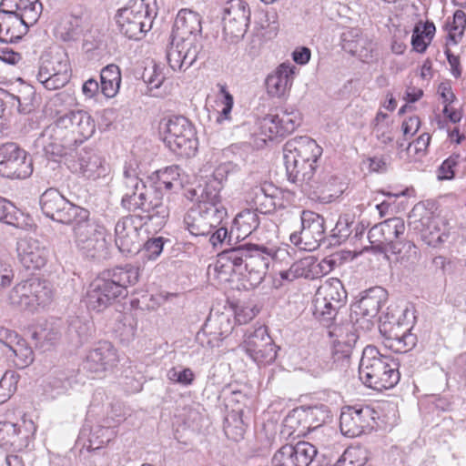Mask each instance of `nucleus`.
<instances>
[{
  "instance_id": "nucleus-1",
  "label": "nucleus",
  "mask_w": 466,
  "mask_h": 466,
  "mask_svg": "<svg viewBox=\"0 0 466 466\" xmlns=\"http://www.w3.org/2000/svg\"><path fill=\"white\" fill-rule=\"evenodd\" d=\"M42 212L61 224L73 225L76 247L90 259L101 260L108 254L106 231L90 219V212L66 199L57 189L49 188L40 197Z\"/></svg>"
},
{
  "instance_id": "nucleus-2",
  "label": "nucleus",
  "mask_w": 466,
  "mask_h": 466,
  "mask_svg": "<svg viewBox=\"0 0 466 466\" xmlns=\"http://www.w3.org/2000/svg\"><path fill=\"white\" fill-rule=\"evenodd\" d=\"M56 116L55 121L36 139V145L47 156L63 157L71 153L96 131L95 120L86 111L56 109Z\"/></svg>"
},
{
  "instance_id": "nucleus-3",
  "label": "nucleus",
  "mask_w": 466,
  "mask_h": 466,
  "mask_svg": "<svg viewBox=\"0 0 466 466\" xmlns=\"http://www.w3.org/2000/svg\"><path fill=\"white\" fill-rule=\"evenodd\" d=\"M399 361L382 355L374 346H367L359 366L360 380L369 388L382 390L393 388L400 380Z\"/></svg>"
},
{
  "instance_id": "nucleus-4",
  "label": "nucleus",
  "mask_w": 466,
  "mask_h": 466,
  "mask_svg": "<svg viewBox=\"0 0 466 466\" xmlns=\"http://www.w3.org/2000/svg\"><path fill=\"white\" fill-rule=\"evenodd\" d=\"M156 15V0H131L128 6L118 10L116 21L121 34L139 40L151 29Z\"/></svg>"
},
{
  "instance_id": "nucleus-5",
  "label": "nucleus",
  "mask_w": 466,
  "mask_h": 466,
  "mask_svg": "<svg viewBox=\"0 0 466 466\" xmlns=\"http://www.w3.org/2000/svg\"><path fill=\"white\" fill-rule=\"evenodd\" d=\"M405 228L403 219L394 217L374 225L369 230L368 238L377 252H390L397 255L400 253L402 248L407 247L410 256L416 258L418 250L415 245L410 242L403 244L401 241Z\"/></svg>"
},
{
  "instance_id": "nucleus-6",
  "label": "nucleus",
  "mask_w": 466,
  "mask_h": 466,
  "mask_svg": "<svg viewBox=\"0 0 466 466\" xmlns=\"http://www.w3.org/2000/svg\"><path fill=\"white\" fill-rule=\"evenodd\" d=\"M163 141L175 154L189 157L197 151L196 132L191 122L183 116H173L160 122Z\"/></svg>"
},
{
  "instance_id": "nucleus-7",
  "label": "nucleus",
  "mask_w": 466,
  "mask_h": 466,
  "mask_svg": "<svg viewBox=\"0 0 466 466\" xmlns=\"http://www.w3.org/2000/svg\"><path fill=\"white\" fill-rule=\"evenodd\" d=\"M121 206L129 212L141 211L137 214L146 221L157 217L162 219L168 217L167 206L163 201V195L155 191L153 187H145L143 189L132 190L122 194Z\"/></svg>"
},
{
  "instance_id": "nucleus-8",
  "label": "nucleus",
  "mask_w": 466,
  "mask_h": 466,
  "mask_svg": "<svg viewBox=\"0 0 466 466\" xmlns=\"http://www.w3.org/2000/svg\"><path fill=\"white\" fill-rule=\"evenodd\" d=\"M70 77V64L66 54L50 52L41 56L36 78L46 89L64 87Z\"/></svg>"
},
{
  "instance_id": "nucleus-9",
  "label": "nucleus",
  "mask_w": 466,
  "mask_h": 466,
  "mask_svg": "<svg viewBox=\"0 0 466 466\" xmlns=\"http://www.w3.org/2000/svg\"><path fill=\"white\" fill-rule=\"evenodd\" d=\"M202 49V42H198L195 37L170 35L166 49L167 62L174 72H186L198 60Z\"/></svg>"
},
{
  "instance_id": "nucleus-10",
  "label": "nucleus",
  "mask_w": 466,
  "mask_h": 466,
  "mask_svg": "<svg viewBox=\"0 0 466 466\" xmlns=\"http://www.w3.org/2000/svg\"><path fill=\"white\" fill-rule=\"evenodd\" d=\"M250 8L243 0H228L223 7V35L230 43H237L247 33Z\"/></svg>"
},
{
  "instance_id": "nucleus-11",
  "label": "nucleus",
  "mask_w": 466,
  "mask_h": 466,
  "mask_svg": "<svg viewBox=\"0 0 466 466\" xmlns=\"http://www.w3.org/2000/svg\"><path fill=\"white\" fill-rule=\"evenodd\" d=\"M51 290L46 281L30 279L15 286L8 299L12 305L22 309L45 306L51 300Z\"/></svg>"
},
{
  "instance_id": "nucleus-12",
  "label": "nucleus",
  "mask_w": 466,
  "mask_h": 466,
  "mask_svg": "<svg viewBox=\"0 0 466 466\" xmlns=\"http://www.w3.org/2000/svg\"><path fill=\"white\" fill-rule=\"evenodd\" d=\"M285 254H288L285 250H277L272 247L249 244L245 259V270L248 272L247 277L250 285L258 286L264 280L270 262Z\"/></svg>"
},
{
  "instance_id": "nucleus-13",
  "label": "nucleus",
  "mask_w": 466,
  "mask_h": 466,
  "mask_svg": "<svg viewBox=\"0 0 466 466\" xmlns=\"http://www.w3.org/2000/svg\"><path fill=\"white\" fill-rule=\"evenodd\" d=\"M301 229L290 235V241L301 249H317L326 238L325 219L319 214L304 210L300 216Z\"/></svg>"
},
{
  "instance_id": "nucleus-14",
  "label": "nucleus",
  "mask_w": 466,
  "mask_h": 466,
  "mask_svg": "<svg viewBox=\"0 0 466 466\" xmlns=\"http://www.w3.org/2000/svg\"><path fill=\"white\" fill-rule=\"evenodd\" d=\"M227 215V210L212 208L208 210L204 205H194L186 213L184 224L191 235L208 236L222 224Z\"/></svg>"
},
{
  "instance_id": "nucleus-15",
  "label": "nucleus",
  "mask_w": 466,
  "mask_h": 466,
  "mask_svg": "<svg viewBox=\"0 0 466 466\" xmlns=\"http://www.w3.org/2000/svg\"><path fill=\"white\" fill-rule=\"evenodd\" d=\"M32 173L27 153L13 142L0 145V175L9 178H25Z\"/></svg>"
},
{
  "instance_id": "nucleus-16",
  "label": "nucleus",
  "mask_w": 466,
  "mask_h": 466,
  "mask_svg": "<svg viewBox=\"0 0 466 466\" xmlns=\"http://www.w3.org/2000/svg\"><path fill=\"white\" fill-rule=\"evenodd\" d=\"M119 288L101 273L88 286L85 302L88 309L101 312L123 298Z\"/></svg>"
},
{
  "instance_id": "nucleus-17",
  "label": "nucleus",
  "mask_w": 466,
  "mask_h": 466,
  "mask_svg": "<svg viewBox=\"0 0 466 466\" xmlns=\"http://www.w3.org/2000/svg\"><path fill=\"white\" fill-rule=\"evenodd\" d=\"M387 298L388 292L382 287L376 286L365 290L360 300L352 306L356 322L362 321L361 327L370 329Z\"/></svg>"
},
{
  "instance_id": "nucleus-18",
  "label": "nucleus",
  "mask_w": 466,
  "mask_h": 466,
  "mask_svg": "<svg viewBox=\"0 0 466 466\" xmlns=\"http://www.w3.org/2000/svg\"><path fill=\"white\" fill-rule=\"evenodd\" d=\"M247 354L258 364H270L277 358V346L265 326L248 332L243 342Z\"/></svg>"
},
{
  "instance_id": "nucleus-19",
  "label": "nucleus",
  "mask_w": 466,
  "mask_h": 466,
  "mask_svg": "<svg viewBox=\"0 0 466 466\" xmlns=\"http://www.w3.org/2000/svg\"><path fill=\"white\" fill-rule=\"evenodd\" d=\"M146 218L136 214L121 218L115 227V242L123 254H135L139 251L141 244L139 229L146 224Z\"/></svg>"
},
{
  "instance_id": "nucleus-20",
  "label": "nucleus",
  "mask_w": 466,
  "mask_h": 466,
  "mask_svg": "<svg viewBox=\"0 0 466 466\" xmlns=\"http://www.w3.org/2000/svg\"><path fill=\"white\" fill-rule=\"evenodd\" d=\"M318 453L317 448L308 441L295 445L285 444L272 456L271 466H309Z\"/></svg>"
},
{
  "instance_id": "nucleus-21",
  "label": "nucleus",
  "mask_w": 466,
  "mask_h": 466,
  "mask_svg": "<svg viewBox=\"0 0 466 466\" xmlns=\"http://www.w3.org/2000/svg\"><path fill=\"white\" fill-rule=\"evenodd\" d=\"M301 122L300 114L293 108H280L275 114L267 115L262 121V128L268 137H285L292 133Z\"/></svg>"
},
{
  "instance_id": "nucleus-22",
  "label": "nucleus",
  "mask_w": 466,
  "mask_h": 466,
  "mask_svg": "<svg viewBox=\"0 0 466 466\" xmlns=\"http://www.w3.org/2000/svg\"><path fill=\"white\" fill-rule=\"evenodd\" d=\"M374 410L369 406L348 407L339 417V428L343 435L354 438L362 434L366 429L372 428Z\"/></svg>"
},
{
  "instance_id": "nucleus-23",
  "label": "nucleus",
  "mask_w": 466,
  "mask_h": 466,
  "mask_svg": "<svg viewBox=\"0 0 466 466\" xmlns=\"http://www.w3.org/2000/svg\"><path fill=\"white\" fill-rule=\"evenodd\" d=\"M118 362L117 350L109 341H99L87 353L84 368L91 372L100 374L112 370Z\"/></svg>"
},
{
  "instance_id": "nucleus-24",
  "label": "nucleus",
  "mask_w": 466,
  "mask_h": 466,
  "mask_svg": "<svg viewBox=\"0 0 466 466\" xmlns=\"http://www.w3.org/2000/svg\"><path fill=\"white\" fill-rule=\"evenodd\" d=\"M16 251L19 261L27 269H39L46 264L48 249L35 238H20Z\"/></svg>"
},
{
  "instance_id": "nucleus-25",
  "label": "nucleus",
  "mask_w": 466,
  "mask_h": 466,
  "mask_svg": "<svg viewBox=\"0 0 466 466\" xmlns=\"http://www.w3.org/2000/svg\"><path fill=\"white\" fill-rule=\"evenodd\" d=\"M322 155V148L309 137H296L286 142L284 146V160L289 157L302 162H318Z\"/></svg>"
},
{
  "instance_id": "nucleus-26",
  "label": "nucleus",
  "mask_w": 466,
  "mask_h": 466,
  "mask_svg": "<svg viewBox=\"0 0 466 466\" xmlns=\"http://www.w3.org/2000/svg\"><path fill=\"white\" fill-rule=\"evenodd\" d=\"M279 195V189L272 183L263 182L250 188L247 198L256 207V211L267 214L273 212L280 205Z\"/></svg>"
},
{
  "instance_id": "nucleus-27",
  "label": "nucleus",
  "mask_w": 466,
  "mask_h": 466,
  "mask_svg": "<svg viewBox=\"0 0 466 466\" xmlns=\"http://www.w3.org/2000/svg\"><path fill=\"white\" fill-rule=\"evenodd\" d=\"M73 172L96 180L106 176L105 160L93 149L83 148L72 165Z\"/></svg>"
},
{
  "instance_id": "nucleus-28",
  "label": "nucleus",
  "mask_w": 466,
  "mask_h": 466,
  "mask_svg": "<svg viewBox=\"0 0 466 466\" xmlns=\"http://www.w3.org/2000/svg\"><path fill=\"white\" fill-rule=\"evenodd\" d=\"M34 23L0 7V42L14 43L25 35Z\"/></svg>"
},
{
  "instance_id": "nucleus-29",
  "label": "nucleus",
  "mask_w": 466,
  "mask_h": 466,
  "mask_svg": "<svg viewBox=\"0 0 466 466\" xmlns=\"http://www.w3.org/2000/svg\"><path fill=\"white\" fill-rule=\"evenodd\" d=\"M201 16L198 13L190 9H182L178 12L170 35L181 38L195 37L198 42H202Z\"/></svg>"
},
{
  "instance_id": "nucleus-30",
  "label": "nucleus",
  "mask_w": 466,
  "mask_h": 466,
  "mask_svg": "<svg viewBox=\"0 0 466 466\" xmlns=\"http://www.w3.org/2000/svg\"><path fill=\"white\" fill-rule=\"evenodd\" d=\"M296 66L290 63L280 64L266 78L267 91L269 96L281 97L292 86Z\"/></svg>"
},
{
  "instance_id": "nucleus-31",
  "label": "nucleus",
  "mask_w": 466,
  "mask_h": 466,
  "mask_svg": "<svg viewBox=\"0 0 466 466\" xmlns=\"http://www.w3.org/2000/svg\"><path fill=\"white\" fill-rule=\"evenodd\" d=\"M289 157V161H285V167L289 180L292 183L304 184L309 188L314 187L318 162H302Z\"/></svg>"
},
{
  "instance_id": "nucleus-32",
  "label": "nucleus",
  "mask_w": 466,
  "mask_h": 466,
  "mask_svg": "<svg viewBox=\"0 0 466 466\" xmlns=\"http://www.w3.org/2000/svg\"><path fill=\"white\" fill-rule=\"evenodd\" d=\"M321 273L320 265L312 256L295 261L289 269L279 271L282 280L291 282L299 278L314 279Z\"/></svg>"
},
{
  "instance_id": "nucleus-33",
  "label": "nucleus",
  "mask_w": 466,
  "mask_h": 466,
  "mask_svg": "<svg viewBox=\"0 0 466 466\" xmlns=\"http://www.w3.org/2000/svg\"><path fill=\"white\" fill-rule=\"evenodd\" d=\"M233 329V324L230 317L225 313L218 314L208 319L202 329V335H208L210 338L207 343L210 347L218 345Z\"/></svg>"
},
{
  "instance_id": "nucleus-34",
  "label": "nucleus",
  "mask_w": 466,
  "mask_h": 466,
  "mask_svg": "<svg viewBox=\"0 0 466 466\" xmlns=\"http://www.w3.org/2000/svg\"><path fill=\"white\" fill-rule=\"evenodd\" d=\"M314 188L319 190L322 196L319 198L323 202H331L338 198L345 190V183L338 176L323 173L314 182Z\"/></svg>"
},
{
  "instance_id": "nucleus-35",
  "label": "nucleus",
  "mask_w": 466,
  "mask_h": 466,
  "mask_svg": "<svg viewBox=\"0 0 466 466\" xmlns=\"http://www.w3.org/2000/svg\"><path fill=\"white\" fill-rule=\"evenodd\" d=\"M0 7L34 24L38 20L43 9L38 0H2Z\"/></svg>"
},
{
  "instance_id": "nucleus-36",
  "label": "nucleus",
  "mask_w": 466,
  "mask_h": 466,
  "mask_svg": "<svg viewBox=\"0 0 466 466\" xmlns=\"http://www.w3.org/2000/svg\"><path fill=\"white\" fill-rule=\"evenodd\" d=\"M372 42L362 35L358 28H352L343 34L342 47L345 51L361 58H367L373 50Z\"/></svg>"
},
{
  "instance_id": "nucleus-37",
  "label": "nucleus",
  "mask_w": 466,
  "mask_h": 466,
  "mask_svg": "<svg viewBox=\"0 0 466 466\" xmlns=\"http://www.w3.org/2000/svg\"><path fill=\"white\" fill-rule=\"evenodd\" d=\"M103 274L118 286L123 298L127 295V287L135 285L139 279V268L130 264L104 271Z\"/></svg>"
},
{
  "instance_id": "nucleus-38",
  "label": "nucleus",
  "mask_w": 466,
  "mask_h": 466,
  "mask_svg": "<svg viewBox=\"0 0 466 466\" xmlns=\"http://www.w3.org/2000/svg\"><path fill=\"white\" fill-rule=\"evenodd\" d=\"M109 419L105 418L103 424L96 425L90 431L88 444L86 445L87 450H98L116 437V431L115 429L120 424L122 419L118 418L116 423H111Z\"/></svg>"
},
{
  "instance_id": "nucleus-39",
  "label": "nucleus",
  "mask_w": 466,
  "mask_h": 466,
  "mask_svg": "<svg viewBox=\"0 0 466 466\" xmlns=\"http://www.w3.org/2000/svg\"><path fill=\"white\" fill-rule=\"evenodd\" d=\"M155 175L156 180L154 181L155 186L153 188L162 195L163 188L167 190H178L183 187L184 177L178 166L167 167L164 169L157 170Z\"/></svg>"
},
{
  "instance_id": "nucleus-40",
  "label": "nucleus",
  "mask_w": 466,
  "mask_h": 466,
  "mask_svg": "<svg viewBox=\"0 0 466 466\" xmlns=\"http://www.w3.org/2000/svg\"><path fill=\"white\" fill-rule=\"evenodd\" d=\"M5 356L18 369H24L34 361V351L27 341L18 336L6 349L3 350Z\"/></svg>"
},
{
  "instance_id": "nucleus-41",
  "label": "nucleus",
  "mask_w": 466,
  "mask_h": 466,
  "mask_svg": "<svg viewBox=\"0 0 466 466\" xmlns=\"http://www.w3.org/2000/svg\"><path fill=\"white\" fill-rule=\"evenodd\" d=\"M259 223L258 211L245 209L236 216L230 235L235 234L236 238L244 239L258 228ZM230 238L231 236L228 238V242H230Z\"/></svg>"
},
{
  "instance_id": "nucleus-42",
  "label": "nucleus",
  "mask_w": 466,
  "mask_h": 466,
  "mask_svg": "<svg viewBox=\"0 0 466 466\" xmlns=\"http://www.w3.org/2000/svg\"><path fill=\"white\" fill-rule=\"evenodd\" d=\"M28 438V432L22 430V425L5 421L0 423V446L3 448L21 449Z\"/></svg>"
},
{
  "instance_id": "nucleus-43",
  "label": "nucleus",
  "mask_w": 466,
  "mask_h": 466,
  "mask_svg": "<svg viewBox=\"0 0 466 466\" xmlns=\"http://www.w3.org/2000/svg\"><path fill=\"white\" fill-rule=\"evenodd\" d=\"M315 295L319 298L322 297L323 299L335 307L343 308L347 301V292L342 282L337 278L327 279L320 285Z\"/></svg>"
},
{
  "instance_id": "nucleus-44",
  "label": "nucleus",
  "mask_w": 466,
  "mask_h": 466,
  "mask_svg": "<svg viewBox=\"0 0 466 466\" xmlns=\"http://www.w3.org/2000/svg\"><path fill=\"white\" fill-rule=\"evenodd\" d=\"M423 228L420 235L422 240L429 246L437 247L449 238L445 224L439 218H428L425 223H422Z\"/></svg>"
},
{
  "instance_id": "nucleus-45",
  "label": "nucleus",
  "mask_w": 466,
  "mask_h": 466,
  "mask_svg": "<svg viewBox=\"0 0 466 466\" xmlns=\"http://www.w3.org/2000/svg\"><path fill=\"white\" fill-rule=\"evenodd\" d=\"M121 84L120 68L110 64L105 66L100 73L101 93L107 98H112L118 93Z\"/></svg>"
},
{
  "instance_id": "nucleus-46",
  "label": "nucleus",
  "mask_w": 466,
  "mask_h": 466,
  "mask_svg": "<svg viewBox=\"0 0 466 466\" xmlns=\"http://www.w3.org/2000/svg\"><path fill=\"white\" fill-rule=\"evenodd\" d=\"M401 326H392L389 331L388 339L390 341V347L398 352H407L412 350L417 343V337L410 332V329L406 327L400 330Z\"/></svg>"
},
{
  "instance_id": "nucleus-47",
  "label": "nucleus",
  "mask_w": 466,
  "mask_h": 466,
  "mask_svg": "<svg viewBox=\"0 0 466 466\" xmlns=\"http://www.w3.org/2000/svg\"><path fill=\"white\" fill-rule=\"evenodd\" d=\"M341 308L335 307L333 304L315 295L313 300V315L323 326L329 328L336 319L339 310Z\"/></svg>"
},
{
  "instance_id": "nucleus-48",
  "label": "nucleus",
  "mask_w": 466,
  "mask_h": 466,
  "mask_svg": "<svg viewBox=\"0 0 466 466\" xmlns=\"http://www.w3.org/2000/svg\"><path fill=\"white\" fill-rule=\"evenodd\" d=\"M0 222L24 228L26 225L23 213H21L10 201L0 197Z\"/></svg>"
},
{
  "instance_id": "nucleus-49",
  "label": "nucleus",
  "mask_w": 466,
  "mask_h": 466,
  "mask_svg": "<svg viewBox=\"0 0 466 466\" xmlns=\"http://www.w3.org/2000/svg\"><path fill=\"white\" fill-rule=\"evenodd\" d=\"M222 188V187L210 180L203 188L196 205H204L208 210L210 208L227 210L221 201L220 191Z\"/></svg>"
},
{
  "instance_id": "nucleus-50",
  "label": "nucleus",
  "mask_w": 466,
  "mask_h": 466,
  "mask_svg": "<svg viewBox=\"0 0 466 466\" xmlns=\"http://www.w3.org/2000/svg\"><path fill=\"white\" fill-rule=\"evenodd\" d=\"M147 187L144 181L139 177L137 166L136 163H128L124 167L123 180L121 184V192L128 193L132 190L143 189Z\"/></svg>"
},
{
  "instance_id": "nucleus-51",
  "label": "nucleus",
  "mask_w": 466,
  "mask_h": 466,
  "mask_svg": "<svg viewBox=\"0 0 466 466\" xmlns=\"http://www.w3.org/2000/svg\"><path fill=\"white\" fill-rule=\"evenodd\" d=\"M368 461V451L360 446H351L345 450L336 466H363Z\"/></svg>"
},
{
  "instance_id": "nucleus-52",
  "label": "nucleus",
  "mask_w": 466,
  "mask_h": 466,
  "mask_svg": "<svg viewBox=\"0 0 466 466\" xmlns=\"http://www.w3.org/2000/svg\"><path fill=\"white\" fill-rule=\"evenodd\" d=\"M224 431L228 437L235 441L243 438L246 431V424L242 419V410L232 411L228 414L225 421Z\"/></svg>"
},
{
  "instance_id": "nucleus-53",
  "label": "nucleus",
  "mask_w": 466,
  "mask_h": 466,
  "mask_svg": "<svg viewBox=\"0 0 466 466\" xmlns=\"http://www.w3.org/2000/svg\"><path fill=\"white\" fill-rule=\"evenodd\" d=\"M73 375L74 370H56L48 377L47 387L51 392L61 394L71 386L70 380Z\"/></svg>"
},
{
  "instance_id": "nucleus-54",
  "label": "nucleus",
  "mask_w": 466,
  "mask_h": 466,
  "mask_svg": "<svg viewBox=\"0 0 466 466\" xmlns=\"http://www.w3.org/2000/svg\"><path fill=\"white\" fill-rule=\"evenodd\" d=\"M20 375L14 370L5 372L0 380V403L5 402L16 390Z\"/></svg>"
},
{
  "instance_id": "nucleus-55",
  "label": "nucleus",
  "mask_w": 466,
  "mask_h": 466,
  "mask_svg": "<svg viewBox=\"0 0 466 466\" xmlns=\"http://www.w3.org/2000/svg\"><path fill=\"white\" fill-rule=\"evenodd\" d=\"M249 244L239 245L236 248L223 251L224 256L228 258L229 263L236 272L242 274L245 269V259L248 253V246Z\"/></svg>"
},
{
  "instance_id": "nucleus-56",
  "label": "nucleus",
  "mask_w": 466,
  "mask_h": 466,
  "mask_svg": "<svg viewBox=\"0 0 466 466\" xmlns=\"http://www.w3.org/2000/svg\"><path fill=\"white\" fill-rule=\"evenodd\" d=\"M239 169L238 165L231 161L221 163L214 169L212 181L223 187L224 182H226L230 176L238 173Z\"/></svg>"
},
{
  "instance_id": "nucleus-57",
  "label": "nucleus",
  "mask_w": 466,
  "mask_h": 466,
  "mask_svg": "<svg viewBox=\"0 0 466 466\" xmlns=\"http://www.w3.org/2000/svg\"><path fill=\"white\" fill-rule=\"evenodd\" d=\"M167 379L182 386H189L195 380V374L189 368L174 367L167 371Z\"/></svg>"
},
{
  "instance_id": "nucleus-58",
  "label": "nucleus",
  "mask_w": 466,
  "mask_h": 466,
  "mask_svg": "<svg viewBox=\"0 0 466 466\" xmlns=\"http://www.w3.org/2000/svg\"><path fill=\"white\" fill-rule=\"evenodd\" d=\"M353 224L349 215L340 216L331 230V237L338 238L339 242L345 241L353 232Z\"/></svg>"
},
{
  "instance_id": "nucleus-59",
  "label": "nucleus",
  "mask_w": 466,
  "mask_h": 466,
  "mask_svg": "<svg viewBox=\"0 0 466 466\" xmlns=\"http://www.w3.org/2000/svg\"><path fill=\"white\" fill-rule=\"evenodd\" d=\"M460 155L453 154L442 162L438 169V178L440 180L451 179L455 176V167L459 164Z\"/></svg>"
},
{
  "instance_id": "nucleus-60",
  "label": "nucleus",
  "mask_w": 466,
  "mask_h": 466,
  "mask_svg": "<svg viewBox=\"0 0 466 466\" xmlns=\"http://www.w3.org/2000/svg\"><path fill=\"white\" fill-rule=\"evenodd\" d=\"M164 239L161 237L148 239L144 244V257L149 260H155L162 253Z\"/></svg>"
},
{
  "instance_id": "nucleus-61",
  "label": "nucleus",
  "mask_w": 466,
  "mask_h": 466,
  "mask_svg": "<svg viewBox=\"0 0 466 466\" xmlns=\"http://www.w3.org/2000/svg\"><path fill=\"white\" fill-rule=\"evenodd\" d=\"M219 89L223 96L221 101L223 107L218 114L217 122L222 123L224 120H228L230 118V113L233 107V96L228 92L226 86L219 85Z\"/></svg>"
},
{
  "instance_id": "nucleus-62",
  "label": "nucleus",
  "mask_w": 466,
  "mask_h": 466,
  "mask_svg": "<svg viewBox=\"0 0 466 466\" xmlns=\"http://www.w3.org/2000/svg\"><path fill=\"white\" fill-rule=\"evenodd\" d=\"M466 25V15L463 11L458 10L453 15V25L449 33L450 38L456 44L457 37H461Z\"/></svg>"
},
{
  "instance_id": "nucleus-63",
  "label": "nucleus",
  "mask_w": 466,
  "mask_h": 466,
  "mask_svg": "<svg viewBox=\"0 0 466 466\" xmlns=\"http://www.w3.org/2000/svg\"><path fill=\"white\" fill-rule=\"evenodd\" d=\"M373 133L380 143L382 145L391 144L394 140L393 125H380L373 127Z\"/></svg>"
},
{
  "instance_id": "nucleus-64",
  "label": "nucleus",
  "mask_w": 466,
  "mask_h": 466,
  "mask_svg": "<svg viewBox=\"0 0 466 466\" xmlns=\"http://www.w3.org/2000/svg\"><path fill=\"white\" fill-rule=\"evenodd\" d=\"M228 259L223 253H220L215 264V271L225 279H228L232 273H237Z\"/></svg>"
}]
</instances>
